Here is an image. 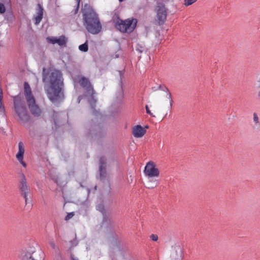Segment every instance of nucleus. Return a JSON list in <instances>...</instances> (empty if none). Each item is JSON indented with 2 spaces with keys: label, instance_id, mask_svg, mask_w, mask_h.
I'll return each instance as SVG.
<instances>
[{
  "label": "nucleus",
  "instance_id": "1",
  "mask_svg": "<svg viewBox=\"0 0 260 260\" xmlns=\"http://www.w3.org/2000/svg\"><path fill=\"white\" fill-rule=\"evenodd\" d=\"M46 72L43 68L42 81L48 84L45 91L49 100L53 104L58 103L64 99V85L61 72L57 70Z\"/></svg>",
  "mask_w": 260,
  "mask_h": 260
},
{
  "label": "nucleus",
  "instance_id": "2",
  "mask_svg": "<svg viewBox=\"0 0 260 260\" xmlns=\"http://www.w3.org/2000/svg\"><path fill=\"white\" fill-rule=\"evenodd\" d=\"M83 24L87 31L92 34H98L102 29L99 15L89 4H85L81 8Z\"/></svg>",
  "mask_w": 260,
  "mask_h": 260
},
{
  "label": "nucleus",
  "instance_id": "3",
  "mask_svg": "<svg viewBox=\"0 0 260 260\" xmlns=\"http://www.w3.org/2000/svg\"><path fill=\"white\" fill-rule=\"evenodd\" d=\"M11 97L13 99L15 113L18 117V121L21 123L27 122L30 119V116L26 109L23 94L20 92L18 95Z\"/></svg>",
  "mask_w": 260,
  "mask_h": 260
},
{
  "label": "nucleus",
  "instance_id": "4",
  "mask_svg": "<svg viewBox=\"0 0 260 260\" xmlns=\"http://www.w3.org/2000/svg\"><path fill=\"white\" fill-rule=\"evenodd\" d=\"M24 92L31 113L34 116H40L42 113L41 110L36 104L35 99L32 94L31 88L29 84L26 82H25L24 83Z\"/></svg>",
  "mask_w": 260,
  "mask_h": 260
},
{
  "label": "nucleus",
  "instance_id": "5",
  "mask_svg": "<svg viewBox=\"0 0 260 260\" xmlns=\"http://www.w3.org/2000/svg\"><path fill=\"white\" fill-rule=\"evenodd\" d=\"M137 23L136 19H128L125 20L118 19L115 23V27L121 32H131L136 27Z\"/></svg>",
  "mask_w": 260,
  "mask_h": 260
},
{
  "label": "nucleus",
  "instance_id": "6",
  "mask_svg": "<svg viewBox=\"0 0 260 260\" xmlns=\"http://www.w3.org/2000/svg\"><path fill=\"white\" fill-rule=\"evenodd\" d=\"M106 136L105 130L101 124L93 125L88 133V137H90L91 139L99 144L102 142Z\"/></svg>",
  "mask_w": 260,
  "mask_h": 260
},
{
  "label": "nucleus",
  "instance_id": "7",
  "mask_svg": "<svg viewBox=\"0 0 260 260\" xmlns=\"http://www.w3.org/2000/svg\"><path fill=\"white\" fill-rule=\"evenodd\" d=\"M156 12L157 22L159 25H163L166 20L168 15V9L163 2H157L155 7Z\"/></svg>",
  "mask_w": 260,
  "mask_h": 260
},
{
  "label": "nucleus",
  "instance_id": "8",
  "mask_svg": "<svg viewBox=\"0 0 260 260\" xmlns=\"http://www.w3.org/2000/svg\"><path fill=\"white\" fill-rule=\"evenodd\" d=\"M18 188L20 194L25 199V205L27 204V196L30 191V189L27 185L26 179L25 175L22 174V176L19 182Z\"/></svg>",
  "mask_w": 260,
  "mask_h": 260
},
{
  "label": "nucleus",
  "instance_id": "9",
  "mask_svg": "<svg viewBox=\"0 0 260 260\" xmlns=\"http://www.w3.org/2000/svg\"><path fill=\"white\" fill-rule=\"evenodd\" d=\"M78 78V82L86 90L87 94L95 93L93 86L88 78L84 76L79 77Z\"/></svg>",
  "mask_w": 260,
  "mask_h": 260
},
{
  "label": "nucleus",
  "instance_id": "10",
  "mask_svg": "<svg viewBox=\"0 0 260 260\" xmlns=\"http://www.w3.org/2000/svg\"><path fill=\"white\" fill-rule=\"evenodd\" d=\"M99 173L100 179L102 181L105 180L107 176L106 166H107V159L105 156H102L99 160Z\"/></svg>",
  "mask_w": 260,
  "mask_h": 260
},
{
  "label": "nucleus",
  "instance_id": "11",
  "mask_svg": "<svg viewBox=\"0 0 260 260\" xmlns=\"http://www.w3.org/2000/svg\"><path fill=\"white\" fill-rule=\"evenodd\" d=\"M159 170L157 168L156 165L153 161L147 162V176L159 177Z\"/></svg>",
  "mask_w": 260,
  "mask_h": 260
},
{
  "label": "nucleus",
  "instance_id": "12",
  "mask_svg": "<svg viewBox=\"0 0 260 260\" xmlns=\"http://www.w3.org/2000/svg\"><path fill=\"white\" fill-rule=\"evenodd\" d=\"M48 41L52 44H58L59 46H63L66 44L67 39L64 36H60L58 38L56 37H48L47 38Z\"/></svg>",
  "mask_w": 260,
  "mask_h": 260
},
{
  "label": "nucleus",
  "instance_id": "13",
  "mask_svg": "<svg viewBox=\"0 0 260 260\" xmlns=\"http://www.w3.org/2000/svg\"><path fill=\"white\" fill-rule=\"evenodd\" d=\"M19 150L16 154V158L17 160L24 167H26V164L23 161V155L24 153V148L23 146V143L22 142H20L18 144Z\"/></svg>",
  "mask_w": 260,
  "mask_h": 260
},
{
  "label": "nucleus",
  "instance_id": "14",
  "mask_svg": "<svg viewBox=\"0 0 260 260\" xmlns=\"http://www.w3.org/2000/svg\"><path fill=\"white\" fill-rule=\"evenodd\" d=\"M145 130L141 125H137L133 128V134L136 138H141L145 134Z\"/></svg>",
  "mask_w": 260,
  "mask_h": 260
},
{
  "label": "nucleus",
  "instance_id": "15",
  "mask_svg": "<svg viewBox=\"0 0 260 260\" xmlns=\"http://www.w3.org/2000/svg\"><path fill=\"white\" fill-rule=\"evenodd\" d=\"M157 177L148 176V178H147V188L153 189L158 185L159 181L156 179Z\"/></svg>",
  "mask_w": 260,
  "mask_h": 260
},
{
  "label": "nucleus",
  "instance_id": "16",
  "mask_svg": "<svg viewBox=\"0 0 260 260\" xmlns=\"http://www.w3.org/2000/svg\"><path fill=\"white\" fill-rule=\"evenodd\" d=\"M37 16L35 17V24L38 25L42 20L43 15L44 9L41 4H38L37 5Z\"/></svg>",
  "mask_w": 260,
  "mask_h": 260
},
{
  "label": "nucleus",
  "instance_id": "17",
  "mask_svg": "<svg viewBox=\"0 0 260 260\" xmlns=\"http://www.w3.org/2000/svg\"><path fill=\"white\" fill-rule=\"evenodd\" d=\"M34 252L22 251L21 253L20 258L21 260H31L34 258L33 254Z\"/></svg>",
  "mask_w": 260,
  "mask_h": 260
},
{
  "label": "nucleus",
  "instance_id": "18",
  "mask_svg": "<svg viewBox=\"0 0 260 260\" xmlns=\"http://www.w3.org/2000/svg\"><path fill=\"white\" fill-rule=\"evenodd\" d=\"M91 96V100H90V105L92 110H93V112L95 114L96 113V111L95 109V105L96 103V100L94 97V94H89Z\"/></svg>",
  "mask_w": 260,
  "mask_h": 260
},
{
  "label": "nucleus",
  "instance_id": "19",
  "mask_svg": "<svg viewBox=\"0 0 260 260\" xmlns=\"http://www.w3.org/2000/svg\"><path fill=\"white\" fill-rule=\"evenodd\" d=\"M5 19L8 22H13L15 20V16L11 11H8L5 15Z\"/></svg>",
  "mask_w": 260,
  "mask_h": 260
},
{
  "label": "nucleus",
  "instance_id": "20",
  "mask_svg": "<svg viewBox=\"0 0 260 260\" xmlns=\"http://www.w3.org/2000/svg\"><path fill=\"white\" fill-rule=\"evenodd\" d=\"M79 49L81 51L87 52L88 50V46L87 41H86L84 44L80 45L79 46Z\"/></svg>",
  "mask_w": 260,
  "mask_h": 260
},
{
  "label": "nucleus",
  "instance_id": "21",
  "mask_svg": "<svg viewBox=\"0 0 260 260\" xmlns=\"http://www.w3.org/2000/svg\"><path fill=\"white\" fill-rule=\"evenodd\" d=\"M111 223V220L107 216L106 214L105 215H103V218L102 221V225H106L108 226Z\"/></svg>",
  "mask_w": 260,
  "mask_h": 260
},
{
  "label": "nucleus",
  "instance_id": "22",
  "mask_svg": "<svg viewBox=\"0 0 260 260\" xmlns=\"http://www.w3.org/2000/svg\"><path fill=\"white\" fill-rule=\"evenodd\" d=\"M98 210L102 213L103 215L106 214V210H105L104 205L102 204L98 205Z\"/></svg>",
  "mask_w": 260,
  "mask_h": 260
},
{
  "label": "nucleus",
  "instance_id": "23",
  "mask_svg": "<svg viewBox=\"0 0 260 260\" xmlns=\"http://www.w3.org/2000/svg\"><path fill=\"white\" fill-rule=\"evenodd\" d=\"M50 178L55 183L57 184V185H59V178L57 176H56V175H52L51 174H50Z\"/></svg>",
  "mask_w": 260,
  "mask_h": 260
},
{
  "label": "nucleus",
  "instance_id": "24",
  "mask_svg": "<svg viewBox=\"0 0 260 260\" xmlns=\"http://www.w3.org/2000/svg\"><path fill=\"white\" fill-rule=\"evenodd\" d=\"M196 1H197V0H184V5L186 7H187V6H189L192 5V4L195 3Z\"/></svg>",
  "mask_w": 260,
  "mask_h": 260
},
{
  "label": "nucleus",
  "instance_id": "25",
  "mask_svg": "<svg viewBox=\"0 0 260 260\" xmlns=\"http://www.w3.org/2000/svg\"><path fill=\"white\" fill-rule=\"evenodd\" d=\"M6 7L4 3H0V14H3L6 12Z\"/></svg>",
  "mask_w": 260,
  "mask_h": 260
},
{
  "label": "nucleus",
  "instance_id": "26",
  "mask_svg": "<svg viewBox=\"0 0 260 260\" xmlns=\"http://www.w3.org/2000/svg\"><path fill=\"white\" fill-rule=\"evenodd\" d=\"M74 215H75V214H74V212H73L68 213L67 214V215L66 216V217L64 218V220L66 221L69 220V219L72 218L74 216Z\"/></svg>",
  "mask_w": 260,
  "mask_h": 260
},
{
  "label": "nucleus",
  "instance_id": "27",
  "mask_svg": "<svg viewBox=\"0 0 260 260\" xmlns=\"http://www.w3.org/2000/svg\"><path fill=\"white\" fill-rule=\"evenodd\" d=\"M158 89H159L160 90H164V91H165L167 92H168L169 91V89L168 88V87H167L165 85H159L158 87H157Z\"/></svg>",
  "mask_w": 260,
  "mask_h": 260
},
{
  "label": "nucleus",
  "instance_id": "28",
  "mask_svg": "<svg viewBox=\"0 0 260 260\" xmlns=\"http://www.w3.org/2000/svg\"><path fill=\"white\" fill-rule=\"evenodd\" d=\"M167 96H168V98L170 100V107L171 108L172 107V105H173V100L172 99V95H171V92L170 91L167 92Z\"/></svg>",
  "mask_w": 260,
  "mask_h": 260
},
{
  "label": "nucleus",
  "instance_id": "29",
  "mask_svg": "<svg viewBox=\"0 0 260 260\" xmlns=\"http://www.w3.org/2000/svg\"><path fill=\"white\" fill-rule=\"evenodd\" d=\"M57 113L56 112H54L53 116L54 117V123L56 126H57L58 125V122L55 119V117H57Z\"/></svg>",
  "mask_w": 260,
  "mask_h": 260
},
{
  "label": "nucleus",
  "instance_id": "30",
  "mask_svg": "<svg viewBox=\"0 0 260 260\" xmlns=\"http://www.w3.org/2000/svg\"><path fill=\"white\" fill-rule=\"evenodd\" d=\"M150 238L153 241H156L158 240V236L155 234H152L150 236Z\"/></svg>",
  "mask_w": 260,
  "mask_h": 260
},
{
  "label": "nucleus",
  "instance_id": "31",
  "mask_svg": "<svg viewBox=\"0 0 260 260\" xmlns=\"http://www.w3.org/2000/svg\"><path fill=\"white\" fill-rule=\"evenodd\" d=\"M2 100H3V91H2V89L0 88V109L3 106Z\"/></svg>",
  "mask_w": 260,
  "mask_h": 260
},
{
  "label": "nucleus",
  "instance_id": "32",
  "mask_svg": "<svg viewBox=\"0 0 260 260\" xmlns=\"http://www.w3.org/2000/svg\"><path fill=\"white\" fill-rule=\"evenodd\" d=\"M253 120L256 123L258 122V117L257 114L255 113L253 114Z\"/></svg>",
  "mask_w": 260,
  "mask_h": 260
},
{
  "label": "nucleus",
  "instance_id": "33",
  "mask_svg": "<svg viewBox=\"0 0 260 260\" xmlns=\"http://www.w3.org/2000/svg\"><path fill=\"white\" fill-rule=\"evenodd\" d=\"M49 244L53 249H55L56 245L53 241H49Z\"/></svg>",
  "mask_w": 260,
  "mask_h": 260
},
{
  "label": "nucleus",
  "instance_id": "34",
  "mask_svg": "<svg viewBox=\"0 0 260 260\" xmlns=\"http://www.w3.org/2000/svg\"><path fill=\"white\" fill-rule=\"evenodd\" d=\"M149 114L152 117H155V115L151 113V111L149 109L148 107H147V114Z\"/></svg>",
  "mask_w": 260,
  "mask_h": 260
},
{
  "label": "nucleus",
  "instance_id": "35",
  "mask_svg": "<svg viewBox=\"0 0 260 260\" xmlns=\"http://www.w3.org/2000/svg\"><path fill=\"white\" fill-rule=\"evenodd\" d=\"M256 98L259 101H260V90L257 92L256 94Z\"/></svg>",
  "mask_w": 260,
  "mask_h": 260
},
{
  "label": "nucleus",
  "instance_id": "36",
  "mask_svg": "<svg viewBox=\"0 0 260 260\" xmlns=\"http://www.w3.org/2000/svg\"><path fill=\"white\" fill-rule=\"evenodd\" d=\"M119 96L120 99L123 98V92L122 89L119 92Z\"/></svg>",
  "mask_w": 260,
  "mask_h": 260
},
{
  "label": "nucleus",
  "instance_id": "37",
  "mask_svg": "<svg viewBox=\"0 0 260 260\" xmlns=\"http://www.w3.org/2000/svg\"><path fill=\"white\" fill-rule=\"evenodd\" d=\"M79 7L76 6V9L75 10V12H74V13L75 14L78 13V12L79 11Z\"/></svg>",
  "mask_w": 260,
  "mask_h": 260
},
{
  "label": "nucleus",
  "instance_id": "38",
  "mask_svg": "<svg viewBox=\"0 0 260 260\" xmlns=\"http://www.w3.org/2000/svg\"><path fill=\"white\" fill-rule=\"evenodd\" d=\"M77 3V6L80 7V3L81 0H75Z\"/></svg>",
  "mask_w": 260,
  "mask_h": 260
},
{
  "label": "nucleus",
  "instance_id": "39",
  "mask_svg": "<svg viewBox=\"0 0 260 260\" xmlns=\"http://www.w3.org/2000/svg\"><path fill=\"white\" fill-rule=\"evenodd\" d=\"M119 75H120V78H121L122 76H123V72L121 71H119Z\"/></svg>",
  "mask_w": 260,
  "mask_h": 260
},
{
  "label": "nucleus",
  "instance_id": "40",
  "mask_svg": "<svg viewBox=\"0 0 260 260\" xmlns=\"http://www.w3.org/2000/svg\"><path fill=\"white\" fill-rule=\"evenodd\" d=\"M149 260H156V258L155 257H151V256H149Z\"/></svg>",
  "mask_w": 260,
  "mask_h": 260
},
{
  "label": "nucleus",
  "instance_id": "41",
  "mask_svg": "<svg viewBox=\"0 0 260 260\" xmlns=\"http://www.w3.org/2000/svg\"><path fill=\"white\" fill-rule=\"evenodd\" d=\"M144 173L146 175V166L144 167Z\"/></svg>",
  "mask_w": 260,
  "mask_h": 260
},
{
  "label": "nucleus",
  "instance_id": "42",
  "mask_svg": "<svg viewBox=\"0 0 260 260\" xmlns=\"http://www.w3.org/2000/svg\"><path fill=\"white\" fill-rule=\"evenodd\" d=\"M81 98H82V96H79L78 97V103H80V100H81Z\"/></svg>",
  "mask_w": 260,
  "mask_h": 260
},
{
  "label": "nucleus",
  "instance_id": "43",
  "mask_svg": "<svg viewBox=\"0 0 260 260\" xmlns=\"http://www.w3.org/2000/svg\"><path fill=\"white\" fill-rule=\"evenodd\" d=\"M154 1L158 2V0H154ZM163 2H168L169 0H161Z\"/></svg>",
  "mask_w": 260,
  "mask_h": 260
},
{
  "label": "nucleus",
  "instance_id": "44",
  "mask_svg": "<svg viewBox=\"0 0 260 260\" xmlns=\"http://www.w3.org/2000/svg\"><path fill=\"white\" fill-rule=\"evenodd\" d=\"M72 260H78V259L77 258H74V257H72Z\"/></svg>",
  "mask_w": 260,
  "mask_h": 260
},
{
  "label": "nucleus",
  "instance_id": "45",
  "mask_svg": "<svg viewBox=\"0 0 260 260\" xmlns=\"http://www.w3.org/2000/svg\"><path fill=\"white\" fill-rule=\"evenodd\" d=\"M181 259H181V257H180V258H178V260H181ZM172 260H173V259H172Z\"/></svg>",
  "mask_w": 260,
  "mask_h": 260
},
{
  "label": "nucleus",
  "instance_id": "46",
  "mask_svg": "<svg viewBox=\"0 0 260 260\" xmlns=\"http://www.w3.org/2000/svg\"><path fill=\"white\" fill-rule=\"evenodd\" d=\"M150 121L152 123L153 122V121L151 119H150Z\"/></svg>",
  "mask_w": 260,
  "mask_h": 260
},
{
  "label": "nucleus",
  "instance_id": "47",
  "mask_svg": "<svg viewBox=\"0 0 260 260\" xmlns=\"http://www.w3.org/2000/svg\"><path fill=\"white\" fill-rule=\"evenodd\" d=\"M124 1V0H119V1L120 2H122V1Z\"/></svg>",
  "mask_w": 260,
  "mask_h": 260
},
{
  "label": "nucleus",
  "instance_id": "48",
  "mask_svg": "<svg viewBox=\"0 0 260 260\" xmlns=\"http://www.w3.org/2000/svg\"><path fill=\"white\" fill-rule=\"evenodd\" d=\"M155 87H152V89H153V90H155Z\"/></svg>",
  "mask_w": 260,
  "mask_h": 260
},
{
  "label": "nucleus",
  "instance_id": "49",
  "mask_svg": "<svg viewBox=\"0 0 260 260\" xmlns=\"http://www.w3.org/2000/svg\"><path fill=\"white\" fill-rule=\"evenodd\" d=\"M112 260H116V259L113 257L112 258Z\"/></svg>",
  "mask_w": 260,
  "mask_h": 260
},
{
  "label": "nucleus",
  "instance_id": "50",
  "mask_svg": "<svg viewBox=\"0 0 260 260\" xmlns=\"http://www.w3.org/2000/svg\"><path fill=\"white\" fill-rule=\"evenodd\" d=\"M154 114H157L156 111H154Z\"/></svg>",
  "mask_w": 260,
  "mask_h": 260
},
{
  "label": "nucleus",
  "instance_id": "51",
  "mask_svg": "<svg viewBox=\"0 0 260 260\" xmlns=\"http://www.w3.org/2000/svg\"><path fill=\"white\" fill-rule=\"evenodd\" d=\"M3 116H5V114L4 113L3 114Z\"/></svg>",
  "mask_w": 260,
  "mask_h": 260
}]
</instances>
